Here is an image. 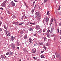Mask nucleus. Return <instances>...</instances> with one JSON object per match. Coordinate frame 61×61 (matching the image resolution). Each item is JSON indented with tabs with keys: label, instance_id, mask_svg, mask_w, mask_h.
Masks as SVG:
<instances>
[{
	"label": "nucleus",
	"instance_id": "obj_3",
	"mask_svg": "<svg viewBox=\"0 0 61 61\" xmlns=\"http://www.w3.org/2000/svg\"><path fill=\"white\" fill-rule=\"evenodd\" d=\"M49 18L47 17H46L45 18V20L46 21V22H47V23L48 22V21H49Z\"/></svg>",
	"mask_w": 61,
	"mask_h": 61
},
{
	"label": "nucleus",
	"instance_id": "obj_22",
	"mask_svg": "<svg viewBox=\"0 0 61 61\" xmlns=\"http://www.w3.org/2000/svg\"><path fill=\"white\" fill-rule=\"evenodd\" d=\"M31 12L32 14L34 12V10H32L31 11Z\"/></svg>",
	"mask_w": 61,
	"mask_h": 61
},
{
	"label": "nucleus",
	"instance_id": "obj_16",
	"mask_svg": "<svg viewBox=\"0 0 61 61\" xmlns=\"http://www.w3.org/2000/svg\"><path fill=\"white\" fill-rule=\"evenodd\" d=\"M39 44L40 45H41L42 46V45H44V44H43V43L40 42L39 43Z\"/></svg>",
	"mask_w": 61,
	"mask_h": 61
},
{
	"label": "nucleus",
	"instance_id": "obj_29",
	"mask_svg": "<svg viewBox=\"0 0 61 61\" xmlns=\"http://www.w3.org/2000/svg\"><path fill=\"white\" fill-rule=\"evenodd\" d=\"M46 45L47 46H48L49 45V44H48V43H47L46 44Z\"/></svg>",
	"mask_w": 61,
	"mask_h": 61
},
{
	"label": "nucleus",
	"instance_id": "obj_47",
	"mask_svg": "<svg viewBox=\"0 0 61 61\" xmlns=\"http://www.w3.org/2000/svg\"><path fill=\"white\" fill-rule=\"evenodd\" d=\"M3 2L4 3H5H5L6 2V1H4Z\"/></svg>",
	"mask_w": 61,
	"mask_h": 61
},
{
	"label": "nucleus",
	"instance_id": "obj_42",
	"mask_svg": "<svg viewBox=\"0 0 61 61\" xmlns=\"http://www.w3.org/2000/svg\"><path fill=\"white\" fill-rule=\"evenodd\" d=\"M16 17L15 16H13L12 17L13 18H15Z\"/></svg>",
	"mask_w": 61,
	"mask_h": 61
},
{
	"label": "nucleus",
	"instance_id": "obj_54",
	"mask_svg": "<svg viewBox=\"0 0 61 61\" xmlns=\"http://www.w3.org/2000/svg\"><path fill=\"white\" fill-rule=\"evenodd\" d=\"M44 52V51H42L41 52V53H43V52Z\"/></svg>",
	"mask_w": 61,
	"mask_h": 61
},
{
	"label": "nucleus",
	"instance_id": "obj_37",
	"mask_svg": "<svg viewBox=\"0 0 61 61\" xmlns=\"http://www.w3.org/2000/svg\"><path fill=\"white\" fill-rule=\"evenodd\" d=\"M3 55H1V58H2V59H3Z\"/></svg>",
	"mask_w": 61,
	"mask_h": 61
},
{
	"label": "nucleus",
	"instance_id": "obj_60",
	"mask_svg": "<svg viewBox=\"0 0 61 61\" xmlns=\"http://www.w3.org/2000/svg\"><path fill=\"white\" fill-rule=\"evenodd\" d=\"M54 40H56V38H54Z\"/></svg>",
	"mask_w": 61,
	"mask_h": 61
},
{
	"label": "nucleus",
	"instance_id": "obj_44",
	"mask_svg": "<svg viewBox=\"0 0 61 61\" xmlns=\"http://www.w3.org/2000/svg\"><path fill=\"white\" fill-rule=\"evenodd\" d=\"M46 35L48 36V37L49 36V34H46Z\"/></svg>",
	"mask_w": 61,
	"mask_h": 61
},
{
	"label": "nucleus",
	"instance_id": "obj_43",
	"mask_svg": "<svg viewBox=\"0 0 61 61\" xmlns=\"http://www.w3.org/2000/svg\"><path fill=\"white\" fill-rule=\"evenodd\" d=\"M47 0H45L44 1V2L45 3V2H47Z\"/></svg>",
	"mask_w": 61,
	"mask_h": 61
},
{
	"label": "nucleus",
	"instance_id": "obj_48",
	"mask_svg": "<svg viewBox=\"0 0 61 61\" xmlns=\"http://www.w3.org/2000/svg\"><path fill=\"white\" fill-rule=\"evenodd\" d=\"M37 5H35V7H37Z\"/></svg>",
	"mask_w": 61,
	"mask_h": 61
},
{
	"label": "nucleus",
	"instance_id": "obj_5",
	"mask_svg": "<svg viewBox=\"0 0 61 61\" xmlns=\"http://www.w3.org/2000/svg\"><path fill=\"white\" fill-rule=\"evenodd\" d=\"M40 28V26L39 25H36V29L38 30V29H39Z\"/></svg>",
	"mask_w": 61,
	"mask_h": 61
},
{
	"label": "nucleus",
	"instance_id": "obj_56",
	"mask_svg": "<svg viewBox=\"0 0 61 61\" xmlns=\"http://www.w3.org/2000/svg\"><path fill=\"white\" fill-rule=\"evenodd\" d=\"M33 23H32L31 22H30V25H32Z\"/></svg>",
	"mask_w": 61,
	"mask_h": 61
},
{
	"label": "nucleus",
	"instance_id": "obj_34",
	"mask_svg": "<svg viewBox=\"0 0 61 61\" xmlns=\"http://www.w3.org/2000/svg\"><path fill=\"white\" fill-rule=\"evenodd\" d=\"M7 11H8L7 12H8V13H9V14H11V13L10 12H9V11L8 10H7Z\"/></svg>",
	"mask_w": 61,
	"mask_h": 61
},
{
	"label": "nucleus",
	"instance_id": "obj_45",
	"mask_svg": "<svg viewBox=\"0 0 61 61\" xmlns=\"http://www.w3.org/2000/svg\"><path fill=\"white\" fill-rule=\"evenodd\" d=\"M61 7H60V6H59V9H58V10H60V8H61Z\"/></svg>",
	"mask_w": 61,
	"mask_h": 61
},
{
	"label": "nucleus",
	"instance_id": "obj_36",
	"mask_svg": "<svg viewBox=\"0 0 61 61\" xmlns=\"http://www.w3.org/2000/svg\"><path fill=\"white\" fill-rule=\"evenodd\" d=\"M54 35H51V37H54Z\"/></svg>",
	"mask_w": 61,
	"mask_h": 61
},
{
	"label": "nucleus",
	"instance_id": "obj_33",
	"mask_svg": "<svg viewBox=\"0 0 61 61\" xmlns=\"http://www.w3.org/2000/svg\"><path fill=\"white\" fill-rule=\"evenodd\" d=\"M19 25H23V23H21L20 24L19 23Z\"/></svg>",
	"mask_w": 61,
	"mask_h": 61
},
{
	"label": "nucleus",
	"instance_id": "obj_31",
	"mask_svg": "<svg viewBox=\"0 0 61 61\" xmlns=\"http://www.w3.org/2000/svg\"><path fill=\"white\" fill-rule=\"evenodd\" d=\"M9 53L8 52L6 54V55L7 56L8 55H9Z\"/></svg>",
	"mask_w": 61,
	"mask_h": 61
},
{
	"label": "nucleus",
	"instance_id": "obj_57",
	"mask_svg": "<svg viewBox=\"0 0 61 61\" xmlns=\"http://www.w3.org/2000/svg\"><path fill=\"white\" fill-rule=\"evenodd\" d=\"M24 3L25 4V6H26V3L25 2H24Z\"/></svg>",
	"mask_w": 61,
	"mask_h": 61
},
{
	"label": "nucleus",
	"instance_id": "obj_25",
	"mask_svg": "<svg viewBox=\"0 0 61 61\" xmlns=\"http://www.w3.org/2000/svg\"><path fill=\"white\" fill-rule=\"evenodd\" d=\"M25 16V15H24L22 16L21 18V19L22 20H23V19L24 18V17Z\"/></svg>",
	"mask_w": 61,
	"mask_h": 61
},
{
	"label": "nucleus",
	"instance_id": "obj_61",
	"mask_svg": "<svg viewBox=\"0 0 61 61\" xmlns=\"http://www.w3.org/2000/svg\"><path fill=\"white\" fill-rule=\"evenodd\" d=\"M59 25H61V24L60 23L59 24Z\"/></svg>",
	"mask_w": 61,
	"mask_h": 61
},
{
	"label": "nucleus",
	"instance_id": "obj_20",
	"mask_svg": "<svg viewBox=\"0 0 61 61\" xmlns=\"http://www.w3.org/2000/svg\"><path fill=\"white\" fill-rule=\"evenodd\" d=\"M41 32H42V30H39L38 32V34H40V33H41Z\"/></svg>",
	"mask_w": 61,
	"mask_h": 61
},
{
	"label": "nucleus",
	"instance_id": "obj_64",
	"mask_svg": "<svg viewBox=\"0 0 61 61\" xmlns=\"http://www.w3.org/2000/svg\"><path fill=\"white\" fill-rule=\"evenodd\" d=\"M59 37H60V38L61 39V36H59Z\"/></svg>",
	"mask_w": 61,
	"mask_h": 61
},
{
	"label": "nucleus",
	"instance_id": "obj_26",
	"mask_svg": "<svg viewBox=\"0 0 61 61\" xmlns=\"http://www.w3.org/2000/svg\"><path fill=\"white\" fill-rule=\"evenodd\" d=\"M5 5V3H4L3 2L2 3V6H4V5Z\"/></svg>",
	"mask_w": 61,
	"mask_h": 61
},
{
	"label": "nucleus",
	"instance_id": "obj_53",
	"mask_svg": "<svg viewBox=\"0 0 61 61\" xmlns=\"http://www.w3.org/2000/svg\"><path fill=\"white\" fill-rule=\"evenodd\" d=\"M60 35H61V30H60Z\"/></svg>",
	"mask_w": 61,
	"mask_h": 61
},
{
	"label": "nucleus",
	"instance_id": "obj_24",
	"mask_svg": "<svg viewBox=\"0 0 61 61\" xmlns=\"http://www.w3.org/2000/svg\"><path fill=\"white\" fill-rule=\"evenodd\" d=\"M53 31H54V29H51V33H52L53 32Z\"/></svg>",
	"mask_w": 61,
	"mask_h": 61
},
{
	"label": "nucleus",
	"instance_id": "obj_14",
	"mask_svg": "<svg viewBox=\"0 0 61 61\" xmlns=\"http://www.w3.org/2000/svg\"><path fill=\"white\" fill-rule=\"evenodd\" d=\"M32 51L33 53H36V49H33L32 50Z\"/></svg>",
	"mask_w": 61,
	"mask_h": 61
},
{
	"label": "nucleus",
	"instance_id": "obj_4",
	"mask_svg": "<svg viewBox=\"0 0 61 61\" xmlns=\"http://www.w3.org/2000/svg\"><path fill=\"white\" fill-rule=\"evenodd\" d=\"M11 46L13 48H15V45L13 43L11 44Z\"/></svg>",
	"mask_w": 61,
	"mask_h": 61
},
{
	"label": "nucleus",
	"instance_id": "obj_7",
	"mask_svg": "<svg viewBox=\"0 0 61 61\" xmlns=\"http://www.w3.org/2000/svg\"><path fill=\"white\" fill-rule=\"evenodd\" d=\"M54 20V19H53V18H52L51 20V22H50V24H51H51H52V23L53 22V21Z\"/></svg>",
	"mask_w": 61,
	"mask_h": 61
},
{
	"label": "nucleus",
	"instance_id": "obj_12",
	"mask_svg": "<svg viewBox=\"0 0 61 61\" xmlns=\"http://www.w3.org/2000/svg\"><path fill=\"white\" fill-rule=\"evenodd\" d=\"M14 24L15 25H18L19 23L18 22H14Z\"/></svg>",
	"mask_w": 61,
	"mask_h": 61
},
{
	"label": "nucleus",
	"instance_id": "obj_9",
	"mask_svg": "<svg viewBox=\"0 0 61 61\" xmlns=\"http://www.w3.org/2000/svg\"><path fill=\"white\" fill-rule=\"evenodd\" d=\"M29 31H33V29L32 28L29 29Z\"/></svg>",
	"mask_w": 61,
	"mask_h": 61
},
{
	"label": "nucleus",
	"instance_id": "obj_13",
	"mask_svg": "<svg viewBox=\"0 0 61 61\" xmlns=\"http://www.w3.org/2000/svg\"><path fill=\"white\" fill-rule=\"evenodd\" d=\"M43 38L44 39V42H45L46 41V39H47L46 38V37H43Z\"/></svg>",
	"mask_w": 61,
	"mask_h": 61
},
{
	"label": "nucleus",
	"instance_id": "obj_58",
	"mask_svg": "<svg viewBox=\"0 0 61 61\" xmlns=\"http://www.w3.org/2000/svg\"><path fill=\"white\" fill-rule=\"evenodd\" d=\"M53 56H54V58H55V56L54 55H53Z\"/></svg>",
	"mask_w": 61,
	"mask_h": 61
},
{
	"label": "nucleus",
	"instance_id": "obj_52",
	"mask_svg": "<svg viewBox=\"0 0 61 61\" xmlns=\"http://www.w3.org/2000/svg\"><path fill=\"white\" fill-rule=\"evenodd\" d=\"M37 45L36 44H35L34 45V46H36Z\"/></svg>",
	"mask_w": 61,
	"mask_h": 61
},
{
	"label": "nucleus",
	"instance_id": "obj_59",
	"mask_svg": "<svg viewBox=\"0 0 61 61\" xmlns=\"http://www.w3.org/2000/svg\"><path fill=\"white\" fill-rule=\"evenodd\" d=\"M23 30L24 32L25 31V30Z\"/></svg>",
	"mask_w": 61,
	"mask_h": 61
},
{
	"label": "nucleus",
	"instance_id": "obj_28",
	"mask_svg": "<svg viewBox=\"0 0 61 61\" xmlns=\"http://www.w3.org/2000/svg\"><path fill=\"white\" fill-rule=\"evenodd\" d=\"M2 24V22L0 20V26H1V24Z\"/></svg>",
	"mask_w": 61,
	"mask_h": 61
},
{
	"label": "nucleus",
	"instance_id": "obj_62",
	"mask_svg": "<svg viewBox=\"0 0 61 61\" xmlns=\"http://www.w3.org/2000/svg\"><path fill=\"white\" fill-rule=\"evenodd\" d=\"M57 14H58V15H59V14L58 13V12L57 13Z\"/></svg>",
	"mask_w": 61,
	"mask_h": 61
},
{
	"label": "nucleus",
	"instance_id": "obj_21",
	"mask_svg": "<svg viewBox=\"0 0 61 61\" xmlns=\"http://www.w3.org/2000/svg\"><path fill=\"white\" fill-rule=\"evenodd\" d=\"M47 14L48 15L50 16V13L49 12V11L47 12Z\"/></svg>",
	"mask_w": 61,
	"mask_h": 61
},
{
	"label": "nucleus",
	"instance_id": "obj_51",
	"mask_svg": "<svg viewBox=\"0 0 61 61\" xmlns=\"http://www.w3.org/2000/svg\"><path fill=\"white\" fill-rule=\"evenodd\" d=\"M14 1H15V2H17V0H14Z\"/></svg>",
	"mask_w": 61,
	"mask_h": 61
},
{
	"label": "nucleus",
	"instance_id": "obj_40",
	"mask_svg": "<svg viewBox=\"0 0 61 61\" xmlns=\"http://www.w3.org/2000/svg\"><path fill=\"white\" fill-rule=\"evenodd\" d=\"M33 25H36V23L35 22H34V23H32Z\"/></svg>",
	"mask_w": 61,
	"mask_h": 61
},
{
	"label": "nucleus",
	"instance_id": "obj_55",
	"mask_svg": "<svg viewBox=\"0 0 61 61\" xmlns=\"http://www.w3.org/2000/svg\"><path fill=\"white\" fill-rule=\"evenodd\" d=\"M17 49H19V47H17Z\"/></svg>",
	"mask_w": 61,
	"mask_h": 61
},
{
	"label": "nucleus",
	"instance_id": "obj_8",
	"mask_svg": "<svg viewBox=\"0 0 61 61\" xmlns=\"http://www.w3.org/2000/svg\"><path fill=\"white\" fill-rule=\"evenodd\" d=\"M11 38L12 41H14V39H15V37H14L13 36H11Z\"/></svg>",
	"mask_w": 61,
	"mask_h": 61
},
{
	"label": "nucleus",
	"instance_id": "obj_49",
	"mask_svg": "<svg viewBox=\"0 0 61 61\" xmlns=\"http://www.w3.org/2000/svg\"><path fill=\"white\" fill-rule=\"evenodd\" d=\"M2 31V30L1 28H0V31L1 32V31Z\"/></svg>",
	"mask_w": 61,
	"mask_h": 61
},
{
	"label": "nucleus",
	"instance_id": "obj_15",
	"mask_svg": "<svg viewBox=\"0 0 61 61\" xmlns=\"http://www.w3.org/2000/svg\"><path fill=\"white\" fill-rule=\"evenodd\" d=\"M43 47L45 49V50H46V47L44 45L43 46Z\"/></svg>",
	"mask_w": 61,
	"mask_h": 61
},
{
	"label": "nucleus",
	"instance_id": "obj_17",
	"mask_svg": "<svg viewBox=\"0 0 61 61\" xmlns=\"http://www.w3.org/2000/svg\"><path fill=\"white\" fill-rule=\"evenodd\" d=\"M27 38V36L26 35H25L24 36V39H26Z\"/></svg>",
	"mask_w": 61,
	"mask_h": 61
},
{
	"label": "nucleus",
	"instance_id": "obj_35",
	"mask_svg": "<svg viewBox=\"0 0 61 61\" xmlns=\"http://www.w3.org/2000/svg\"><path fill=\"white\" fill-rule=\"evenodd\" d=\"M10 33H9L8 34H7V36H10Z\"/></svg>",
	"mask_w": 61,
	"mask_h": 61
},
{
	"label": "nucleus",
	"instance_id": "obj_38",
	"mask_svg": "<svg viewBox=\"0 0 61 61\" xmlns=\"http://www.w3.org/2000/svg\"><path fill=\"white\" fill-rule=\"evenodd\" d=\"M33 36H36V33H35V34H34L33 35Z\"/></svg>",
	"mask_w": 61,
	"mask_h": 61
},
{
	"label": "nucleus",
	"instance_id": "obj_18",
	"mask_svg": "<svg viewBox=\"0 0 61 61\" xmlns=\"http://www.w3.org/2000/svg\"><path fill=\"white\" fill-rule=\"evenodd\" d=\"M3 30H4V31L6 33V34H7V31L5 30V29H3Z\"/></svg>",
	"mask_w": 61,
	"mask_h": 61
},
{
	"label": "nucleus",
	"instance_id": "obj_19",
	"mask_svg": "<svg viewBox=\"0 0 61 61\" xmlns=\"http://www.w3.org/2000/svg\"><path fill=\"white\" fill-rule=\"evenodd\" d=\"M4 28H5V29H7V27L5 25H4Z\"/></svg>",
	"mask_w": 61,
	"mask_h": 61
},
{
	"label": "nucleus",
	"instance_id": "obj_27",
	"mask_svg": "<svg viewBox=\"0 0 61 61\" xmlns=\"http://www.w3.org/2000/svg\"><path fill=\"white\" fill-rule=\"evenodd\" d=\"M10 55H13V53L12 52H11L10 53Z\"/></svg>",
	"mask_w": 61,
	"mask_h": 61
},
{
	"label": "nucleus",
	"instance_id": "obj_30",
	"mask_svg": "<svg viewBox=\"0 0 61 61\" xmlns=\"http://www.w3.org/2000/svg\"><path fill=\"white\" fill-rule=\"evenodd\" d=\"M50 32V30L49 29H48V30L47 31V32L48 33H49Z\"/></svg>",
	"mask_w": 61,
	"mask_h": 61
},
{
	"label": "nucleus",
	"instance_id": "obj_50",
	"mask_svg": "<svg viewBox=\"0 0 61 61\" xmlns=\"http://www.w3.org/2000/svg\"><path fill=\"white\" fill-rule=\"evenodd\" d=\"M1 9L2 10H4V9L3 8H1Z\"/></svg>",
	"mask_w": 61,
	"mask_h": 61
},
{
	"label": "nucleus",
	"instance_id": "obj_10",
	"mask_svg": "<svg viewBox=\"0 0 61 61\" xmlns=\"http://www.w3.org/2000/svg\"><path fill=\"white\" fill-rule=\"evenodd\" d=\"M29 39V42L30 43H32V42H33V40H32V39H31V38H30Z\"/></svg>",
	"mask_w": 61,
	"mask_h": 61
},
{
	"label": "nucleus",
	"instance_id": "obj_11",
	"mask_svg": "<svg viewBox=\"0 0 61 61\" xmlns=\"http://www.w3.org/2000/svg\"><path fill=\"white\" fill-rule=\"evenodd\" d=\"M41 58H45V57L44 56V55H41Z\"/></svg>",
	"mask_w": 61,
	"mask_h": 61
},
{
	"label": "nucleus",
	"instance_id": "obj_32",
	"mask_svg": "<svg viewBox=\"0 0 61 61\" xmlns=\"http://www.w3.org/2000/svg\"><path fill=\"white\" fill-rule=\"evenodd\" d=\"M43 32H46V30L45 29H43Z\"/></svg>",
	"mask_w": 61,
	"mask_h": 61
},
{
	"label": "nucleus",
	"instance_id": "obj_39",
	"mask_svg": "<svg viewBox=\"0 0 61 61\" xmlns=\"http://www.w3.org/2000/svg\"><path fill=\"white\" fill-rule=\"evenodd\" d=\"M37 18V20H38V21L40 20V18Z\"/></svg>",
	"mask_w": 61,
	"mask_h": 61
},
{
	"label": "nucleus",
	"instance_id": "obj_1",
	"mask_svg": "<svg viewBox=\"0 0 61 61\" xmlns=\"http://www.w3.org/2000/svg\"><path fill=\"white\" fill-rule=\"evenodd\" d=\"M35 15L36 16V18H40L41 16V14L40 13L38 12H36L35 13Z\"/></svg>",
	"mask_w": 61,
	"mask_h": 61
},
{
	"label": "nucleus",
	"instance_id": "obj_63",
	"mask_svg": "<svg viewBox=\"0 0 61 61\" xmlns=\"http://www.w3.org/2000/svg\"><path fill=\"white\" fill-rule=\"evenodd\" d=\"M42 35H44V33H42Z\"/></svg>",
	"mask_w": 61,
	"mask_h": 61
},
{
	"label": "nucleus",
	"instance_id": "obj_23",
	"mask_svg": "<svg viewBox=\"0 0 61 61\" xmlns=\"http://www.w3.org/2000/svg\"><path fill=\"white\" fill-rule=\"evenodd\" d=\"M24 33V31H20V33L21 34H23Z\"/></svg>",
	"mask_w": 61,
	"mask_h": 61
},
{
	"label": "nucleus",
	"instance_id": "obj_2",
	"mask_svg": "<svg viewBox=\"0 0 61 61\" xmlns=\"http://www.w3.org/2000/svg\"><path fill=\"white\" fill-rule=\"evenodd\" d=\"M55 55L56 57H57L58 58H59V59H61V56L59 53H55Z\"/></svg>",
	"mask_w": 61,
	"mask_h": 61
},
{
	"label": "nucleus",
	"instance_id": "obj_46",
	"mask_svg": "<svg viewBox=\"0 0 61 61\" xmlns=\"http://www.w3.org/2000/svg\"><path fill=\"white\" fill-rule=\"evenodd\" d=\"M35 1H34L33 2V5H34V4H35Z\"/></svg>",
	"mask_w": 61,
	"mask_h": 61
},
{
	"label": "nucleus",
	"instance_id": "obj_41",
	"mask_svg": "<svg viewBox=\"0 0 61 61\" xmlns=\"http://www.w3.org/2000/svg\"><path fill=\"white\" fill-rule=\"evenodd\" d=\"M57 31L58 32H57V33H59V28L57 29Z\"/></svg>",
	"mask_w": 61,
	"mask_h": 61
},
{
	"label": "nucleus",
	"instance_id": "obj_6",
	"mask_svg": "<svg viewBox=\"0 0 61 61\" xmlns=\"http://www.w3.org/2000/svg\"><path fill=\"white\" fill-rule=\"evenodd\" d=\"M11 3L12 6H15V3H14V2L12 1L11 2Z\"/></svg>",
	"mask_w": 61,
	"mask_h": 61
}]
</instances>
